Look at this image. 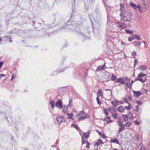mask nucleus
Listing matches in <instances>:
<instances>
[{"mask_svg":"<svg viewBox=\"0 0 150 150\" xmlns=\"http://www.w3.org/2000/svg\"><path fill=\"white\" fill-rule=\"evenodd\" d=\"M132 15L130 12L127 10L121 12L120 14V20L122 21H130Z\"/></svg>","mask_w":150,"mask_h":150,"instance_id":"1","label":"nucleus"},{"mask_svg":"<svg viewBox=\"0 0 150 150\" xmlns=\"http://www.w3.org/2000/svg\"><path fill=\"white\" fill-rule=\"evenodd\" d=\"M146 74H143L142 73H140L138 75V76L136 79V80H138L141 81L142 83H144L145 82L146 79L144 76H146Z\"/></svg>","mask_w":150,"mask_h":150,"instance_id":"2","label":"nucleus"},{"mask_svg":"<svg viewBox=\"0 0 150 150\" xmlns=\"http://www.w3.org/2000/svg\"><path fill=\"white\" fill-rule=\"evenodd\" d=\"M55 105L59 109H62L63 106V103L60 100L58 99L55 101Z\"/></svg>","mask_w":150,"mask_h":150,"instance_id":"3","label":"nucleus"},{"mask_svg":"<svg viewBox=\"0 0 150 150\" xmlns=\"http://www.w3.org/2000/svg\"><path fill=\"white\" fill-rule=\"evenodd\" d=\"M116 24L117 25L119 28L124 29L127 27V25L123 23L117 22L116 23Z\"/></svg>","mask_w":150,"mask_h":150,"instance_id":"4","label":"nucleus"},{"mask_svg":"<svg viewBox=\"0 0 150 150\" xmlns=\"http://www.w3.org/2000/svg\"><path fill=\"white\" fill-rule=\"evenodd\" d=\"M64 118L63 117L60 116H58L57 117V120L58 123L61 124L63 121Z\"/></svg>","mask_w":150,"mask_h":150,"instance_id":"5","label":"nucleus"},{"mask_svg":"<svg viewBox=\"0 0 150 150\" xmlns=\"http://www.w3.org/2000/svg\"><path fill=\"white\" fill-rule=\"evenodd\" d=\"M120 11L121 12L125 11V5L123 3H121L120 4Z\"/></svg>","mask_w":150,"mask_h":150,"instance_id":"6","label":"nucleus"},{"mask_svg":"<svg viewBox=\"0 0 150 150\" xmlns=\"http://www.w3.org/2000/svg\"><path fill=\"white\" fill-rule=\"evenodd\" d=\"M133 93L134 94V95L137 97H139L140 95L142 94V93L139 91H133Z\"/></svg>","mask_w":150,"mask_h":150,"instance_id":"7","label":"nucleus"},{"mask_svg":"<svg viewBox=\"0 0 150 150\" xmlns=\"http://www.w3.org/2000/svg\"><path fill=\"white\" fill-rule=\"evenodd\" d=\"M104 143L102 142L101 139H99L98 140V142L96 143L95 145L98 146L100 144H103Z\"/></svg>","mask_w":150,"mask_h":150,"instance_id":"8","label":"nucleus"},{"mask_svg":"<svg viewBox=\"0 0 150 150\" xmlns=\"http://www.w3.org/2000/svg\"><path fill=\"white\" fill-rule=\"evenodd\" d=\"M125 127V124H123V125L120 127L119 128V130H118V134H120V132H122L123 129H124Z\"/></svg>","mask_w":150,"mask_h":150,"instance_id":"9","label":"nucleus"},{"mask_svg":"<svg viewBox=\"0 0 150 150\" xmlns=\"http://www.w3.org/2000/svg\"><path fill=\"white\" fill-rule=\"evenodd\" d=\"M125 110V109L124 108L122 107L121 106H120L119 107L117 108L118 110L120 112H123Z\"/></svg>","mask_w":150,"mask_h":150,"instance_id":"10","label":"nucleus"},{"mask_svg":"<svg viewBox=\"0 0 150 150\" xmlns=\"http://www.w3.org/2000/svg\"><path fill=\"white\" fill-rule=\"evenodd\" d=\"M105 66V65L104 64V66H100L98 67H97V69L96 70V71H99L101 70H103L104 69V67Z\"/></svg>","mask_w":150,"mask_h":150,"instance_id":"11","label":"nucleus"},{"mask_svg":"<svg viewBox=\"0 0 150 150\" xmlns=\"http://www.w3.org/2000/svg\"><path fill=\"white\" fill-rule=\"evenodd\" d=\"M116 82H119L123 84L125 83V82L123 81V80L121 78H119L118 80L116 81Z\"/></svg>","mask_w":150,"mask_h":150,"instance_id":"12","label":"nucleus"},{"mask_svg":"<svg viewBox=\"0 0 150 150\" xmlns=\"http://www.w3.org/2000/svg\"><path fill=\"white\" fill-rule=\"evenodd\" d=\"M134 46L136 47H138L140 46L141 44V42L138 41H135L133 43Z\"/></svg>","mask_w":150,"mask_h":150,"instance_id":"13","label":"nucleus"},{"mask_svg":"<svg viewBox=\"0 0 150 150\" xmlns=\"http://www.w3.org/2000/svg\"><path fill=\"white\" fill-rule=\"evenodd\" d=\"M90 130H88V131L87 133H84L83 134V135L86 138H88L90 134Z\"/></svg>","mask_w":150,"mask_h":150,"instance_id":"14","label":"nucleus"},{"mask_svg":"<svg viewBox=\"0 0 150 150\" xmlns=\"http://www.w3.org/2000/svg\"><path fill=\"white\" fill-rule=\"evenodd\" d=\"M139 69L141 71H143L146 69V67L145 65L140 66L139 67Z\"/></svg>","mask_w":150,"mask_h":150,"instance_id":"15","label":"nucleus"},{"mask_svg":"<svg viewBox=\"0 0 150 150\" xmlns=\"http://www.w3.org/2000/svg\"><path fill=\"white\" fill-rule=\"evenodd\" d=\"M68 108L67 105H64L63 106V111L64 113H66Z\"/></svg>","mask_w":150,"mask_h":150,"instance_id":"16","label":"nucleus"},{"mask_svg":"<svg viewBox=\"0 0 150 150\" xmlns=\"http://www.w3.org/2000/svg\"><path fill=\"white\" fill-rule=\"evenodd\" d=\"M88 116L87 114H86L84 116H81L80 117H79L78 119V120H81L83 119H86Z\"/></svg>","mask_w":150,"mask_h":150,"instance_id":"17","label":"nucleus"},{"mask_svg":"<svg viewBox=\"0 0 150 150\" xmlns=\"http://www.w3.org/2000/svg\"><path fill=\"white\" fill-rule=\"evenodd\" d=\"M115 101L116 102H114V101H112L111 102V103L112 105L115 107H117L118 105V102L117 100H115Z\"/></svg>","mask_w":150,"mask_h":150,"instance_id":"18","label":"nucleus"},{"mask_svg":"<svg viewBox=\"0 0 150 150\" xmlns=\"http://www.w3.org/2000/svg\"><path fill=\"white\" fill-rule=\"evenodd\" d=\"M122 117L124 121H127L128 120V118L127 115H123Z\"/></svg>","mask_w":150,"mask_h":150,"instance_id":"19","label":"nucleus"},{"mask_svg":"<svg viewBox=\"0 0 150 150\" xmlns=\"http://www.w3.org/2000/svg\"><path fill=\"white\" fill-rule=\"evenodd\" d=\"M117 122V123L118 124L119 127H121L123 125L122 124V120H118Z\"/></svg>","mask_w":150,"mask_h":150,"instance_id":"20","label":"nucleus"},{"mask_svg":"<svg viewBox=\"0 0 150 150\" xmlns=\"http://www.w3.org/2000/svg\"><path fill=\"white\" fill-rule=\"evenodd\" d=\"M130 5L131 6L134 7L135 9H136V8L137 7V6L132 2H130Z\"/></svg>","mask_w":150,"mask_h":150,"instance_id":"21","label":"nucleus"},{"mask_svg":"<svg viewBox=\"0 0 150 150\" xmlns=\"http://www.w3.org/2000/svg\"><path fill=\"white\" fill-rule=\"evenodd\" d=\"M125 31L128 34H133V31L130 30L125 29Z\"/></svg>","mask_w":150,"mask_h":150,"instance_id":"22","label":"nucleus"},{"mask_svg":"<svg viewBox=\"0 0 150 150\" xmlns=\"http://www.w3.org/2000/svg\"><path fill=\"white\" fill-rule=\"evenodd\" d=\"M117 115H118V114H117L112 113V116L113 118L116 119L117 118Z\"/></svg>","mask_w":150,"mask_h":150,"instance_id":"23","label":"nucleus"},{"mask_svg":"<svg viewBox=\"0 0 150 150\" xmlns=\"http://www.w3.org/2000/svg\"><path fill=\"white\" fill-rule=\"evenodd\" d=\"M117 77L115 76L113 74H112L111 77V79L114 81H115Z\"/></svg>","mask_w":150,"mask_h":150,"instance_id":"24","label":"nucleus"},{"mask_svg":"<svg viewBox=\"0 0 150 150\" xmlns=\"http://www.w3.org/2000/svg\"><path fill=\"white\" fill-rule=\"evenodd\" d=\"M96 100L97 101L98 104L99 105H100L101 103V102L100 100V99L98 97V95H97V96L96 98Z\"/></svg>","mask_w":150,"mask_h":150,"instance_id":"25","label":"nucleus"},{"mask_svg":"<svg viewBox=\"0 0 150 150\" xmlns=\"http://www.w3.org/2000/svg\"><path fill=\"white\" fill-rule=\"evenodd\" d=\"M98 93L101 96H103V91H102L101 89H99L98 91Z\"/></svg>","mask_w":150,"mask_h":150,"instance_id":"26","label":"nucleus"},{"mask_svg":"<svg viewBox=\"0 0 150 150\" xmlns=\"http://www.w3.org/2000/svg\"><path fill=\"white\" fill-rule=\"evenodd\" d=\"M50 104L52 105L51 108L53 109L54 107V102L52 101H50Z\"/></svg>","mask_w":150,"mask_h":150,"instance_id":"27","label":"nucleus"},{"mask_svg":"<svg viewBox=\"0 0 150 150\" xmlns=\"http://www.w3.org/2000/svg\"><path fill=\"white\" fill-rule=\"evenodd\" d=\"M71 126L74 127L78 130L79 129V127L78 126H77L75 124H71Z\"/></svg>","mask_w":150,"mask_h":150,"instance_id":"28","label":"nucleus"},{"mask_svg":"<svg viewBox=\"0 0 150 150\" xmlns=\"http://www.w3.org/2000/svg\"><path fill=\"white\" fill-rule=\"evenodd\" d=\"M126 85L129 88H131L132 87V84H131V83H126Z\"/></svg>","mask_w":150,"mask_h":150,"instance_id":"29","label":"nucleus"},{"mask_svg":"<svg viewBox=\"0 0 150 150\" xmlns=\"http://www.w3.org/2000/svg\"><path fill=\"white\" fill-rule=\"evenodd\" d=\"M85 112L83 110H82L79 113V115H84L85 114Z\"/></svg>","mask_w":150,"mask_h":150,"instance_id":"30","label":"nucleus"},{"mask_svg":"<svg viewBox=\"0 0 150 150\" xmlns=\"http://www.w3.org/2000/svg\"><path fill=\"white\" fill-rule=\"evenodd\" d=\"M135 38L137 39L139 41L141 39V38H139V36L137 35H135Z\"/></svg>","mask_w":150,"mask_h":150,"instance_id":"31","label":"nucleus"},{"mask_svg":"<svg viewBox=\"0 0 150 150\" xmlns=\"http://www.w3.org/2000/svg\"><path fill=\"white\" fill-rule=\"evenodd\" d=\"M132 56H133V58H134L135 57V56L136 55V52L134 51L132 53Z\"/></svg>","mask_w":150,"mask_h":150,"instance_id":"32","label":"nucleus"},{"mask_svg":"<svg viewBox=\"0 0 150 150\" xmlns=\"http://www.w3.org/2000/svg\"><path fill=\"white\" fill-rule=\"evenodd\" d=\"M104 113L106 115H108V110L107 109L105 108L104 110Z\"/></svg>","mask_w":150,"mask_h":150,"instance_id":"33","label":"nucleus"},{"mask_svg":"<svg viewBox=\"0 0 150 150\" xmlns=\"http://www.w3.org/2000/svg\"><path fill=\"white\" fill-rule=\"evenodd\" d=\"M131 123L130 122H127L125 125V126L126 127H129L130 126Z\"/></svg>","mask_w":150,"mask_h":150,"instance_id":"34","label":"nucleus"},{"mask_svg":"<svg viewBox=\"0 0 150 150\" xmlns=\"http://www.w3.org/2000/svg\"><path fill=\"white\" fill-rule=\"evenodd\" d=\"M82 143L83 144L86 143V140L84 138H83V137H82Z\"/></svg>","mask_w":150,"mask_h":150,"instance_id":"35","label":"nucleus"},{"mask_svg":"<svg viewBox=\"0 0 150 150\" xmlns=\"http://www.w3.org/2000/svg\"><path fill=\"white\" fill-rule=\"evenodd\" d=\"M95 12L97 14H99L100 13V12L99 11V9L98 8H96L95 10Z\"/></svg>","mask_w":150,"mask_h":150,"instance_id":"36","label":"nucleus"},{"mask_svg":"<svg viewBox=\"0 0 150 150\" xmlns=\"http://www.w3.org/2000/svg\"><path fill=\"white\" fill-rule=\"evenodd\" d=\"M112 142H113V143H116L117 144H118V142L117 141V139H113L112 140Z\"/></svg>","mask_w":150,"mask_h":150,"instance_id":"37","label":"nucleus"},{"mask_svg":"<svg viewBox=\"0 0 150 150\" xmlns=\"http://www.w3.org/2000/svg\"><path fill=\"white\" fill-rule=\"evenodd\" d=\"M110 116H106L105 118V120L106 121H108L110 119Z\"/></svg>","mask_w":150,"mask_h":150,"instance_id":"38","label":"nucleus"},{"mask_svg":"<svg viewBox=\"0 0 150 150\" xmlns=\"http://www.w3.org/2000/svg\"><path fill=\"white\" fill-rule=\"evenodd\" d=\"M125 103H127L128 102V100L126 98H125L123 99Z\"/></svg>","mask_w":150,"mask_h":150,"instance_id":"39","label":"nucleus"},{"mask_svg":"<svg viewBox=\"0 0 150 150\" xmlns=\"http://www.w3.org/2000/svg\"><path fill=\"white\" fill-rule=\"evenodd\" d=\"M133 40V38H132L131 37H129L128 38V40L129 41H131Z\"/></svg>","mask_w":150,"mask_h":150,"instance_id":"40","label":"nucleus"},{"mask_svg":"<svg viewBox=\"0 0 150 150\" xmlns=\"http://www.w3.org/2000/svg\"><path fill=\"white\" fill-rule=\"evenodd\" d=\"M5 76V75L4 74H2L0 75V79H1L2 77H4Z\"/></svg>","mask_w":150,"mask_h":150,"instance_id":"41","label":"nucleus"},{"mask_svg":"<svg viewBox=\"0 0 150 150\" xmlns=\"http://www.w3.org/2000/svg\"><path fill=\"white\" fill-rule=\"evenodd\" d=\"M72 102L71 100H70L69 101V107H71L72 106V105H71V103Z\"/></svg>","mask_w":150,"mask_h":150,"instance_id":"42","label":"nucleus"},{"mask_svg":"<svg viewBox=\"0 0 150 150\" xmlns=\"http://www.w3.org/2000/svg\"><path fill=\"white\" fill-rule=\"evenodd\" d=\"M87 144L86 147H87V149H88L89 147V142H87Z\"/></svg>","mask_w":150,"mask_h":150,"instance_id":"43","label":"nucleus"},{"mask_svg":"<svg viewBox=\"0 0 150 150\" xmlns=\"http://www.w3.org/2000/svg\"><path fill=\"white\" fill-rule=\"evenodd\" d=\"M125 108L126 109L128 110H130V108H129V106H125Z\"/></svg>","mask_w":150,"mask_h":150,"instance_id":"44","label":"nucleus"},{"mask_svg":"<svg viewBox=\"0 0 150 150\" xmlns=\"http://www.w3.org/2000/svg\"><path fill=\"white\" fill-rule=\"evenodd\" d=\"M128 100H129L131 101L132 100V98L130 96H128Z\"/></svg>","mask_w":150,"mask_h":150,"instance_id":"45","label":"nucleus"},{"mask_svg":"<svg viewBox=\"0 0 150 150\" xmlns=\"http://www.w3.org/2000/svg\"><path fill=\"white\" fill-rule=\"evenodd\" d=\"M137 103L139 105H141L142 103V102L141 101H137Z\"/></svg>","mask_w":150,"mask_h":150,"instance_id":"46","label":"nucleus"},{"mask_svg":"<svg viewBox=\"0 0 150 150\" xmlns=\"http://www.w3.org/2000/svg\"><path fill=\"white\" fill-rule=\"evenodd\" d=\"M121 78L123 80V81H126V77H123Z\"/></svg>","mask_w":150,"mask_h":150,"instance_id":"47","label":"nucleus"},{"mask_svg":"<svg viewBox=\"0 0 150 150\" xmlns=\"http://www.w3.org/2000/svg\"><path fill=\"white\" fill-rule=\"evenodd\" d=\"M12 38H10L9 39V42H12V40H11Z\"/></svg>","mask_w":150,"mask_h":150,"instance_id":"48","label":"nucleus"},{"mask_svg":"<svg viewBox=\"0 0 150 150\" xmlns=\"http://www.w3.org/2000/svg\"><path fill=\"white\" fill-rule=\"evenodd\" d=\"M108 109L109 111H110L111 110H112V108H111V107H109L108 108Z\"/></svg>","mask_w":150,"mask_h":150,"instance_id":"49","label":"nucleus"},{"mask_svg":"<svg viewBox=\"0 0 150 150\" xmlns=\"http://www.w3.org/2000/svg\"><path fill=\"white\" fill-rule=\"evenodd\" d=\"M3 64V63L2 62H0V67H1Z\"/></svg>","mask_w":150,"mask_h":150,"instance_id":"50","label":"nucleus"},{"mask_svg":"<svg viewBox=\"0 0 150 150\" xmlns=\"http://www.w3.org/2000/svg\"><path fill=\"white\" fill-rule=\"evenodd\" d=\"M129 81H130V80L129 79H128L127 78H126V81H127V82H129Z\"/></svg>","mask_w":150,"mask_h":150,"instance_id":"51","label":"nucleus"},{"mask_svg":"<svg viewBox=\"0 0 150 150\" xmlns=\"http://www.w3.org/2000/svg\"><path fill=\"white\" fill-rule=\"evenodd\" d=\"M131 37L133 38V40L134 38H135V35H132Z\"/></svg>","mask_w":150,"mask_h":150,"instance_id":"52","label":"nucleus"},{"mask_svg":"<svg viewBox=\"0 0 150 150\" xmlns=\"http://www.w3.org/2000/svg\"><path fill=\"white\" fill-rule=\"evenodd\" d=\"M144 90V91H143L144 92H145V93H147V92L148 91V90H146V89H143Z\"/></svg>","mask_w":150,"mask_h":150,"instance_id":"53","label":"nucleus"},{"mask_svg":"<svg viewBox=\"0 0 150 150\" xmlns=\"http://www.w3.org/2000/svg\"><path fill=\"white\" fill-rule=\"evenodd\" d=\"M63 122H68V121L67 120L64 119Z\"/></svg>","mask_w":150,"mask_h":150,"instance_id":"54","label":"nucleus"},{"mask_svg":"<svg viewBox=\"0 0 150 150\" xmlns=\"http://www.w3.org/2000/svg\"><path fill=\"white\" fill-rule=\"evenodd\" d=\"M144 149V147H141L140 149V150H143Z\"/></svg>","mask_w":150,"mask_h":150,"instance_id":"55","label":"nucleus"},{"mask_svg":"<svg viewBox=\"0 0 150 150\" xmlns=\"http://www.w3.org/2000/svg\"><path fill=\"white\" fill-rule=\"evenodd\" d=\"M135 60H135V61L134 63V65H137V62H136L135 61Z\"/></svg>","mask_w":150,"mask_h":150,"instance_id":"56","label":"nucleus"},{"mask_svg":"<svg viewBox=\"0 0 150 150\" xmlns=\"http://www.w3.org/2000/svg\"><path fill=\"white\" fill-rule=\"evenodd\" d=\"M138 8H139V11H140V8H141L140 7V6H139V5H138Z\"/></svg>","mask_w":150,"mask_h":150,"instance_id":"57","label":"nucleus"},{"mask_svg":"<svg viewBox=\"0 0 150 150\" xmlns=\"http://www.w3.org/2000/svg\"><path fill=\"white\" fill-rule=\"evenodd\" d=\"M119 102L120 104H122L123 103V102L122 101H121L120 102Z\"/></svg>","mask_w":150,"mask_h":150,"instance_id":"58","label":"nucleus"},{"mask_svg":"<svg viewBox=\"0 0 150 150\" xmlns=\"http://www.w3.org/2000/svg\"><path fill=\"white\" fill-rule=\"evenodd\" d=\"M58 139H57L56 142H55V143L56 144H58Z\"/></svg>","mask_w":150,"mask_h":150,"instance_id":"59","label":"nucleus"},{"mask_svg":"<svg viewBox=\"0 0 150 150\" xmlns=\"http://www.w3.org/2000/svg\"><path fill=\"white\" fill-rule=\"evenodd\" d=\"M129 107V108H130V110L131 109V108H132V106L131 105H129V106H128Z\"/></svg>","mask_w":150,"mask_h":150,"instance_id":"60","label":"nucleus"},{"mask_svg":"<svg viewBox=\"0 0 150 150\" xmlns=\"http://www.w3.org/2000/svg\"><path fill=\"white\" fill-rule=\"evenodd\" d=\"M67 115L68 116H69V115H71V116H72L73 115H72V114H70V115H69V114H67Z\"/></svg>","mask_w":150,"mask_h":150,"instance_id":"61","label":"nucleus"},{"mask_svg":"<svg viewBox=\"0 0 150 150\" xmlns=\"http://www.w3.org/2000/svg\"><path fill=\"white\" fill-rule=\"evenodd\" d=\"M109 123H111L112 122V120H110L109 121Z\"/></svg>","mask_w":150,"mask_h":150,"instance_id":"62","label":"nucleus"},{"mask_svg":"<svg viewBox=\"0 0 150 150\" xmlns=\"http://www.w3.org/2000/svg\"><path fill=\"white\" fill-rule=\"evenodd\" d=\"M121 42H122L121 44L122 45H123L124 44V43L123 41H122Z\"/></svg>","mask_w":150,"mask_h":150,"instance_id":"63","label":"nucleus"},{"mask_svg":"<svg viewBox=\"0 0 150 150\" xmlns=\"http://www.w3.org/2000/svg\"><path fill=\"white\" fill-rule=\"evenodd\" d=\"M144 6H146V4L145 3H144Z\"/></svg>","mask_w":150,"mask_h":150,"instance_id":"64","label":"nucleus"}]
</instances>
